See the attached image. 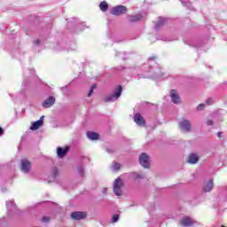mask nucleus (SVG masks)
I'll return each instance as SVG.
<instances>
[{
	"label": "nucleus",
	"mask_w": 227,
	"mask_h": 227,
	"mask_svg": "<svg viewBox=\"0 0 227 227\" xmlns=\"http://www.w3.org/2000/svg\"><path fill=\"white\" fill-rule=\"evenodd\" d=\"M222 136H223V132H218L217 133V137H222Z\"/></svg>",
	"instance_id": "nucleus-36"
},
{
	"label": "nucleus",
	"mask_w": 227,
	"mask_h": 227,
	"mask_svg": "<svg viewBox=\"0 0 227 227\" xmlns=\"http://www.w3.org/2000/svg\"><path fill=\"white\" fill-rule=\"evenodd\" d=\"M65 88H67V87H62V90H65Z\"/></svg>",
	"instance_id": "nucleus-39"
},
{
	"label": "nucleus",
	"mask_w": 227,
	"mask_h": 227,
	"mask_svg": "<svg viewBox=\"0 0 227 227\" xmlns=\"http://www.w3.org/2000/svg\"><path fill=\"white\" fill-rule=\"evenodd\" d=\"M7 211L8 212H15L17 210V206H15V203L13 200H9L6 202Z\"/></svg>",
	"instance_id": "nucleus-18"
},
{
	"label": "nucleus",
	"mask_w": 227,
	"mask_h": 227,
	"mask_svg": "<svg viewBox=\"0 0 227 227\" xmlns=\"http://www.w3.org/2000/svg\"><path fill=\"white\" fill-rule=\"evenodd\" d=\"M167 20H168L166 18H159V20H158V22H156V25H155L156 31H159V29H160V27H164Z\"/></svg>",
	"instance_id": "nucleus-17"
},
{
	"label": "nucleus",
	"mask_w": 227,
	"mask_h": 227,
	"mask_svg": "<svg viewBox=\"0 0 227 227\" xmlns=\"http://www.w3.org/2000/svg\"><path fill=\"white\" fill-rule=\"evenodd\" d=\"M196 221L192 220L191 217H184L181 220V224L184 227L196 226Z\"/></svg>",
	"instance_id": "nucleus-11"
},
{
	"label": "nucleus",
	"mask_w": 227,
	"mask_h": 227,
	"mask_svg": "<svg viewBox=\"0 0 227 227\" xmlns=\"http://www.w3.org/2000/svg\"><path fill=\"white\" fill-rule=\"evenodd\" d=\"M170 98L173 104H180V96H178V93L175 90L170 91Z\"/></svg>",
	"instance_id": "nucleus-16"
},
{
	"label": "nucleus",
	"mask_w": 227,
	"mask_h": 227,
	"mask_svg": "<svg viewBox=\"0 0 227 227\" xmlns=\"http://www.w3.org/2000/svg\"><path fill=\"white\" fill-rule=\"evenodd\" d=\"M20 169L22 173L27 174L31 171V162L27 160H21V167Z\"/></svg>",
	"instance_id": "nucleus-6"
},
{
	"label": "nucleus",
	"mask_w": 227,
	"mask_h": 227,
	"mask_svg": "<svg viewBox=\"0 0 227 227\" xmlns=\"http://www.w3.org/2000/svg\"><path fill=\"white\" fill-rule=\"evenodd\" d=\"M123 188V181L118 177L114 182V192L115 196H121V189Z\"/></svg>",
	"instance_id": "nucleus-4"
},
{
	"label": "nucleus",
	"mask_w": 227,
	"mask_h": 227,
	"mask_svg": "<svg viewBox=\"0 0 227 227\" xmlns=\"http://www.w3.org/2000/svg\"><path fill=\"white\" fill-rule=\"evenodd\" d=\"M99 8H100L101 12H106V10H108L109 4H107V2L103 1L100 3Z\"/></svg>",
	"instance_id": "nucleus-21"
},
{
	"label": "nucleus",
	"mask_w": 227,
	"mask_h": 227,
	"mask_svg": "<svg viewBox=\"0 0 227 227\" xmlns=\"http://www.w3.org/2000/svg\"><path fill=\"white\" fill-rule=\"evenodd\" d=\"M128 19L129 22H138V20H141L143 19V15L141 14L129 15L128 16Z\"/></svg>",
	"instance_id": "nucleus-19"
},
{
	"label": "nucleus",
	"mask_w": 227,
	"mask_h": 227,
	"mask_svg": "<svg viewBox=\"0 0 227 227\" xmlns=\"http://www.w3.org/2000/svg\"><path fill=\"white\" fill-rule=\"evenodd\" d=\"M222 227H225L224 225H222Z\"/></svg>",
	"instance_id": "nucleus-40"
},
{
	"label": "nucleus",
	"mask_w": 227,
	"mask_h": 227,
	"mask_svg": "<svg viewBox=\"0 0 227 227\" xmlns=\"http://www.w3.org/2000/svg\"><path fill=\"white\" fill-rule=\"evenodd\" d=\"M53 104H56V98L51 96L42 103V106L44 109H49V107H52Z\"/></svg>",
	"instance_id": "nucleus-7"
},
{
	"label": "nucleus",
	"mask_w": 227,
	"mask_h": 227,
	"mask_svg": "<svg viewBox=\"0 0 227 227\" xmlns=\"http://www.w3.org/2000/svg\"><path fill=\"white\" fill-rule=\"evenodd\" d=\"M102 192H103V194H107V188H103Z\"/></svg>",
	"instance_id": "nucleus-35"
},
{
	"label": "nucleus",
	"mask_w": 227,
	"mask_h": 227,
	"mask_svg": "<svg viewBox=\"0 0 227 227\" xmlns=\"http://www.w3.org/2000/svg\"><path fill=\"white\" fill-rule=\"evenodd\" d=\"M134 121L139 127H145V125L146 124V121H145V118H143V115H141V114H136L134 115Z\"/></svg>",
	"instance_id": "nucleus-8"
},
{
	"label": "nucleus",
	"mask_w": 227,
	"mask_h": 227,
	"mask_svg": "<svg viewBox=\"0 0 227 227\" xmlns=\"http://www.w3.org/2000/svg\"><path fill=\"white\" fill-rule=\"evenodd\" d=\"M179 127L183 132H189L191 130V122L187 120H183L179 122Z\"/></svg>",
	"instance_id": "nucleus-10"
},
{
	"label": "nucleus",
	"mask_w": 227,
	"mask_h": 227,
	"mask_svg": "<svg viewBox=\"0 0 227 227\" xmlns=\"http://www.w3.org/2000/svg\"><path fill=\"white\" fill-rule=\"evenodd\" d=\"M149 65H154L153 67L148 69V65L144 64L141 67H136L132 68V73L137 75V79H146V77H151V79H164V74L159 64L155 62V57H151L148 59Z\"/></svg>",
	"instance_id": "nucleus-1"
},
{
	"label": "nucleus",
	"mask_w": 227,
	"mask_h": 227,
	"mask_svg": "<svg viewBox=\"0 0 227 227\" xmlns=\"http://www.w3.org/2000/svg\"><path fill=\"white\" fill-rule=\"evenodd\" d=\"M86 217V214L81 211H75L71 214V219L74 221H81V219H84Z\"/></svg>",
	"instance_id": "nucleus-13"
},
{
	"label": "nucleus",
	"mask_w": 227,
	"mask_h": 227,
	"mask_svg": "<svg viewBox=\"0 0 227 227\" xmlns=\"http://www.w3.org/2000/svg\"><path fill=\"white\" fill-rule=\"evenodd\" d=\"M43 118H45V116L43 115L38 121L33 122L30 130H38L40 127L43 125Z\"/></svg>",
	"instance_id": "nucleus-12"
},
{
	"label": "nucleus",
	"mask_w": 227,
	"mask_h": 227,
	"mask_svg": "<svg viewBox=\"0 0 227 227\" xmlns=\"http://www.w3.org/2000/svg\"><path fill=\"white\" fill-rule=\"evenodd\" d=\"M206 123L207 126L214 125V121L208 120Z\"/></svg>",
	"instance_id": "nucleus-33"
},
{
	"label": "nucleus",
	"mask_w": 227,
	"mask_h": 227,
	"mask_svg": "<svg viewBox=\"0 0 227 227\" xmlns=\"http://www.w3.org/2000/svg\"><path fill=\"white\" fill-rule=\"evenodd\" d=\"M58 168H53L51 171V176L53 179H56V176L59 175Z\"/></svg>",
	"instance_id": "nucleus-25"
},
{
	"label": "nucleus",
	"mask_w": 227,
	"mask_h": 227,
	"mask_svg": "<svg viewBox=\"0 0 227 227\" xmlns=\"http://www.w3.org/2000/svg\"><path fill=\"white\" fill-rule=\"evenodd\" d=\"M119 219H120V215H114L112 218V223H118Z\"/></svg>",
	"instance_id": "nucleus-29"
},
{
	"label": "nucleus",
	"mask_w": 227,
	"mask_h": 227,
	"mask_svg": "<svg viewBox=\"0 0 227 227\" xmlns=\"http://www.w3.org/2000/svg\"><path fill=\"white\" fill-rule=\"evenodd\" d=\"M1 191H2V192H6V189H4V188H2Z\"/></svg>",
	"instance_id": "nucleus-38"
},
{
	"label": "nucleus",
	"mask_w": 227,
	"mask_h": 227,
	"mask_svg": "<svg viewBox=\"0 0 227 227\" xmlns=\"http://www.w3.org/2000/svg\"><path fill=\"white\" fill-rule=\"evenodd\" d=\"M139 163L142 165L143 168L148 169L150 168V157L146 153H143L139 156Z\"/></svg>",
	"instance_id": "nucleus-5"
},
{
	"label": "nucleus",
	"mask_w": 227,
	"mask_h": 227,
	"mask_svg": "<svg viewBox=\"0 0 227 227\" xmlns=\"http://www.w3.org/2000/svg\"><path fill=\"white\" fill-rule=\"evenodd\" d=\"M30 74H31L32 75H34L35 71H34L33 69H31V70H30Z\"/></svg>",
	"instance_id": "nucleus-37"
},
{
	"label": "nucleus",
	"mask_w": 227,
	"mask_h": 227,
	"mask_svg": "<svg viewBox=\"0 0 227 227\" xmlns=\"http://www.w3.org/2000/svg\"><path fill=\"white\" fill-rule=\"evenodd\" d=\"M198 160H200V156L196 153H191L188 157L187 162L188 164H198Z\"/></svg>",
	"instance_id": "nucleus-15"
},
{
	"label": "nucleus",
	"mask_w": 227,
	"mask_h": 227,
	"mask_svg": "<svg viewBox=\"0 0 227 227\" xmlns=\"http://www.w3.org/2000/svg\"><path fill=\"white\" fill-rule=\"evenodd\" d=\"M77 171L80 176H84V167L82 165L78 166Z\"/></svg>",
	"instance_id": "nucleus-22"
},
{
	"label": "nucleus",
	"mask_w": 227,
	"mask_h": 227,
	"mask_svg": "<svg viewBox=\"0 0 227 227\" xmlns=\"http://www.w3.org/2000/svg\"><path fill=\"white\" fill-rule=\"evenodd\" d=\"M40 45H42V41L37 39L33 42V47H40Z\"/></svg>",
	"instance_id": "nucleus-27"
},
{
	"label": "nucleus",
	"mask_w": 227,
	"mask_h": 227,
	"mask_svg": "<svg viewBox=\"0 0 227 227\" xmlns=\"http://www.w3.org/2000/svg\"><path fill=\"white\" fill-rule=\"evenodd\" d=\"M51 221V217L49 216H43L41 219L42 223H49Z\"/></svg>",
	"instance_id": "nucleus-30"
},
{
	"label": "nucleus",
	"mask_w": 227,
	"mask_h": 227,
	"mask_svg": "<svg viewBox=\"0 0 227 227\" xmlns=\"http://www.w3.org/2000/svg\"><path fill=\"white\" fill-rule=\"evenodd\" d=\"M214 189V179H209L207 183L203 185L204 192H210Z\"/></svg>",
	"instance_id": "nucleus-14"
},
{
	"label": "nucleus",
	"mask_w": 227,
	"mask_h": 227,
	"mask_svg": "<svg viewBox=\"0 0 227 227\" xmlns=\"http://www.w3.org/2000/svg\"><path fill=\"white\" fill-rule=\"evenodd\" d=\"M182 4H184V6H187L188 8H191V2L187 1V0H181Z\"/></svg>",
	"instance_id": "nucleus-28"
},
{
	"label": "nucleus",
	"mask_w": 227,
	"mask_h": 227,
	"mask_svg": "<svg viewBox=\"0 0 227 227\" xmlns=\"http://www.w3.org/2000/svg\"><path fill=\"white\" fill-rule=\"evenodd\" d=\"M4 134V129L0 127V136H3Z\"/></svg>",
	"instance_id": "nucleus-34"
},
{
	"label": "nucleus",
	"mask_w": 227,
	"mask_h": 227,
	"mask_svg": "<svg viewBox=\"0 0 227 227\" xmlns=\"http://www.w3.org/2000/svg\"><path fill=\"white\" fill-rule=\"evenodd\" d=\"M127 10L125 5H116L111 9L110 13L111 15H115V17H120V15H125Z\"/></svg>",
	"instance_id": "nucleus-3"
},
{
	"label": "nucleus",
	"mask_w": 227,
	"mask_h": 227,
	"mask_svg": "<svg viewBox=\"0 0 227 227\" xmlns=\"http://www.w3.org/2000/svg\"><path fill=\"white\" fill-rule=\"evenodd\" d=\"M120 168H121V165H120V163H114V165H112V169L113 171H119Z\"/></svg>",
	"instance_id": "nucleus-23"
},
{
	"label": "nucleus",
	"mask_w": 227,
	"mask_h": 227,
	"mask_svg": "<svg viewBox=\"0 0 227 227\" xmlns=\"http://www.w3.org/2000/svg\"><path fill=\"white\" fill-rule=\"evenodd\" d=\"M205 109V104H200L197 106V111H203Z\"/></svg>",
	"instance_id": "nucleus-31"
},
{
	"label": "nucleus",
	"mask_w": 227,
	"mask_h": 227,
	"mask_svg": "<svg viewBox=\"0 0 227 227\" xmlns=\"http://www.w3.org/2000/svg\"><path fill=\"white\" fill-rule=\"evenodd\" d=\"M132 178H135V180H137L139 178H143V176L137 172H133L131 174Z\"/></svg>",
	"instance_id": "nucleus-24"
},
{
	"label": "nucleus",
	"mask_w": 227,
	"mask_h": 227,
	"mask_svg": "<svg viewBox=\"0 0 227 227\" xmlns=\"http://www.w3.org/2000/svg\"><path fill=\"white\" fill-rule=\"evenodd\" d=\"M70 151V147L66 146V147H58L57 148V155L59 159H63V157H65V155H67L68 153V152Z\"/></svg>",
	"instance_id": "nucleus-9"
},
{
	"label": "nucleus",
	"mask_w": 227,
	"mask_h": 227,
	"mask_svg": "<svg viewBox=\"0 0 227 227\" xmlns=\"http://www.w3.org/2000/svg\"><path fill=\"white\" fill-rule=\"evenodd\" d=\"M95 90H97V84H93L91 87H90V90L88 93V97H91L93 95V91H95Z\"/></svg>",
	"instance_id": "nucleus-26"
},
{
	"label": "nucleus",
	"mask_w": 227,
	"mask_h": 227,
	"mask_svg": "<svg viewBox=\"0 0 227 227\" xmlns=\"http://www.w3.org/2000/svg\"><path fill=\"white\" fill-rule=\"evenodd\" d=\"M206 103L207 104V106H212L213 104V101H212V98H208Z\"/></svg>",
	"instance_id": "nucleus-32"
},
{
	"label": "nucleus",
	"mask_w": 227,
	"mask_h": 227,
	"mask_svg": "<svg viewBox=\"0 0 227 227\" xmlns=\"http://www.w3.org/2000/svg\"><path fill=\"white\" fill-rule=\"evenodd\" d=\"M87 137L88 139H90V141H97V139H98V133L93 132V131H88Z\"/></svg>",
	"instance_id": "nucleus-20"
},
{
	"label": "nucleus",
	"mask_w": 227,
	"mask_h": 227,
	"mask_svg": "<svg viewBox=\"0 0 227 227\" xmlns=\"http://www.w3.org/2000/svg\"><path fill=\"white\" fill-rule=\"evenodd\" d=\"M123 91V87L119 85L113 92V94L105 98V102H116L121 97Z\"/></svg>",
	"instance_id": "nucleus-2"
}]
</instances>
